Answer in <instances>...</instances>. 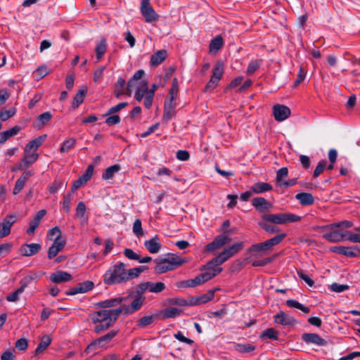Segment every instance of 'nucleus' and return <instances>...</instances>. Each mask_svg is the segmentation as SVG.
Instances as JSON below:
<instances>
[{
    "instance_id": "f257e3e1",
    "label": "nucleus",
    "mask_w": 360,
    "mask_h": 360,
    "mask_svg": "<svg viewBox=\"0 0 360 360\" xmlns=\"http://www.w3.org/2000/svg\"><path fill=\"white\" fill-rule=\"evenodd\" d=\"M147 269L146 266H142L127 269L125 264L118 262L105 271L103 276V281L106 285L123 284L138 278Z\"/></svg>"
},
{
    "instance_id": "f03ea898",
    "label": "nucleus",
    "mask_w": 360,
    "mask_h": 360,
    "mask_svg": "<svg viewBox=\"0 0 360 360\" xmlns=\"http://www.w3.org/2000/svg\"><path fill=\"white\" fill-rule=\"evenodd\" d=\"M120 314L121 311L119 308L102 309L90 313L89 318L92 323H98L95 326L94 331L100 333L108 330L114 325Z\"/></svg>"
},
{
    "instance_id": "7ed1b4c3",
    "label": "nucleus",
    "mask_w": 360,
    "mask_h": 360,
    "mask_svg": "<svg viewBox=\"0 0 360 360\" xmlns=\"http://www.w3.org/2000/svg\"><path fill=\"white\" fill-rule=\"evenodd\" d=\"M301 218L300 216L292 213L265 214L262 217L264 221L274 224L298 222Z\"/></svg>"
},
{
    "instance_id": "20e7f679",
    "label": "nucleus",
    "mask_w": 360,
    "mask_h": 360,
    "mask_svg": "<svg viewBox=\"0 0 360 360\" xmlns=\"http://www.w3.org/2000/svg\"><path fill=\"white\" fill-rule=\"evenodd\" d=\"M232 233V231L229 230L217 236L212 242L206 245V251L214 252L230 243L232 240V238L230 236Z\"/></svg>"
},
{
    "instance_id": "39448f33",
    "label": "nucleus",
    "mask_w": 360,
    "mask_h": 360,
    "mask_svg": "<svg viewBox=\"0 0 360 360\" xmlns=\"http://www.w3.org/2000/svg\"><path fill=\"white\" fill-rule=\"evenodd\" d=\"M140 11L146 22H153L159 19V15L153 8L150 0H141Z\"/></svg>"
},
{
    "instance_id": "423d86ee",
    "label": "nucleus",
    "mask_w": 360,
    "mask_h": 360,
    "mask_svg": "<svg viewBox=\"0 0 360 360\" xmlns=\"http://www.w3.org/2000/svg\"><path fill=\"white\" fill-rule=\"evenodd\" d=\"M346 230L341 226H330L328 232L323 234L322 237L330 243H338L345 240Z\"/></svg>"
},
{
    "instance_id": "0eeeda50",
    "label": "nucleus",
    "mask_w": 360,
    "mask_h": 360,
    "mask_svg": "<svg viewBox=\"0 0 360 360\" xmlns=\"http://www.w3.org/2000/svg\"><path fill=\"white\" fill-rule=\"evenodd\" d=\"M145 298L143 296H136L130 305L122 304L118 308L121 314L124 315L131 314L139 310L144 302Z\"/></svg>"
},
{
    "instance_id": "6e6552de",
    "label": "nucleus",
    "mask_w": 360,
    "mask_h": 360,
    "mask_svg": "<svg viewBox=\"0 0 360 360\" xmlns=\"http://www.w3.org/2000/svg\"><path fill=\"white\" fill-rule=\"evenodd\" d=\"M331 250L338 254L342 255L346 257H357L360 255V248L356 246H335Z\"/></svg>"
},
{
    "instance_id": "1a4fd4ad",
    "label": "nucleus",
    "mask_w": 360,
    "mask_h": 360,
    "mask_svg": "<svg viewBox=\"0 0 360 360\" xmlns=\"http://www.w3.org/2000/svg\"><path fill=\"white\" fill-rule=\"evenodd\" d=\"M41 249L39 243H25L20 247L18 252L23 257H31L37 255Z\"/></svg>"
},
{
    "instance_id": "9d476101",
    "label": "nucleus",
    "mask_w": 360,
    "mask_h": 360,
    "mask_svg": "<svg viewBox=\"0 0 360 360\" xmlns=\"http://www.w3.org/2000/svg\"><path fill=\"white\" fill-rule=\"evenodd\" d=\"M302 340L307 345H314L316 346H326L327 341L316 333H303Z\"/></svg>"
},
{
    "instance_id": "9b49d317",
    "label": "nucleus",
    "mask_w": 360,
    "mask_h": 360,
    "mask_svg": "<svg viewBox=\"0 0 360 360\" xmlns=\"http://www.w3.org/2000/svg\"><path fill=\"white\" fill-rule=\"evenodd\" d=\"M273 113L276 121L282 122L290 115V109L286 105L276 104L273 107Z\"/></svg>"
},
{
    "instance_id": "f8f14e48",
    "label": "nucleus",
    "mask_w": 360,
    "mask_h": 360,
    "mask_svg": "<svg viewBox=\"0 0 360 360\" xmlns=\"http://www.w3.org/2000/svg\"><path fill=\"white\" fill-rule=\"evenodd\" d=\"M221 271L222 268H218L217 269H212V271H205L199 274L193 278L195 286L203 284L206 281L211 280L212 278L221 273Z\"/></svg>"
},
{
    "instance_id": "ddd939ff",
    "label": "nucleus",
    "mask_w": 360,
    "mask_h": 360,
    "mask_svg": "<svg viewBox=\"0 0 360 360\" xmlns=\"http://www.w3.org/2000/svg\"><path fill=\"white\" fill-rule=\"evenodd\" d=\"M94 287V284L91 281H86L79 283L76 287L70 289L66 294L68 295H75L79 293H85L91 290Z\"/></svg>"
},
{
    "instance_id": "4468645a",
    "label": "nucleus",
    "mask_w": 360,
    "mask_h": 360,
    "mask_svg": "<svg viewBox=\"0 0 360 360\" xmlns=\"http://www.w3.org/2000/svg\"><path fill=\"white\" fill-rule=\"evenodd\" d=\"M252 205L258 212L262 213L268 212L272 208V204L262 197L254 198L252 200Z\"/></svg>"
},
{
    "instance_id": "2eb2a0df",
    "label": "nucleus",
    "mask_w": 360,
    "mask_h": 360,
    "mask_svg": "<svg viewBox=\"0 0 360 360\" xmlns=\"http://www.w3.org/2000/svg\"><path fill=\"white\" fill-rule=\"evenodd\" d=\"M156 264L154 267V272L156 274H162L169 271L174 270L173 267L168 263L165 257H159L154 260Z\"/></svg>"
},
{
    "instance_id": "dca6fc26",
    "label": "nucleus",
    "mask_w": 360,
    "mask_h": 360,
    "mask_svg": "<svg viewBox=\"0 0 360 360\" xmlns=\"http://www.w3.org/2000/svg\"><path fill=\"white\" fill-rule=\"evenodd\" d=\"M274 318L275 323H279L283 326H292L295 323V320L292 316L285 314L283 311H280L274 315Z\"/></svg>"
},
{
    "instance_id": "f3484780",
    "label": "nucleus",
    "mask_w": 360,
    "mask_h": 360,
    "mask_svg": "<svg viewBox=\"0 0 360 360\" xmlns=\"http://www.w3.org/2000/svg\"><path fill=\"white\" fill-rule=\"evenodd\" d=\"M34 172L32 171L24 172L20 178L15 181V186L13 191L14 195L18 194L24 188L26 181L30 176H32Z\"/></svg>"
},
{
    "instance_id": "a211bd4d",
    "label": "nucleus",
    "mask_w": 360,
    "mask_h": 360,
    "mask_svg": "<svg viewBox=\"0 0 360 360\" xmlns=\"http://www.w3.org/2000/svg\"><path fill=\"white\" fill-rule=\"evenodd\" d=\"M214 290H210L207 293L200 296L192 297L190 300L191 305H199L211 301L214 297Z\"/></svg>"
},
{
    "instance_id": "6ab92c4d",
    "label": "nucleus",
    "mask_w": 360,
    "mask_h": 360,
    "mask_svg": "<svg viewBox=\"0 0 360 360\" xmlns=\"http://www.w3.org/2000/svg\"><path fill=\"white\" fill-rule=\"evenodd\" d=\"M228 259L224 256L222 252H221L217 257H214L212 260L207 263L205 266H204V269H206V271H212V269H217L219 267H215L220 266Z\"/></svg>"
},
{
    "instance_id": "aec40b11",
    "label": "nucleus",
    "mask_w": 360,
    "mask_h": 360,
    "mask_svg": "<svg viewBox=\"0 0 360 360\" xmlns=\"http://www.w3.org/2000/svg\"><path fill=\"white\" fill-rule=\"evenodd\" d=\"M117 330H110L107 334L94 340L88 346L87 349H90L91 347H95L96 346H103V342H109L112 338H114L117 335Z\"/></svg>"
},
{
    "instance_id": "412c9836",
    "label": "nucleus",
    "mask_w": 360,
    "mask_h": 360,
    "mask_svg": "<svg viewBox=\"0 0 360 360\" xmlns=\"http://www.w3.org/2000/svg\"><path fill=\"white\" fill-rule=\"evenodd\" d=\"M72 278V276L70 274L63 271H56L50 276V280L55 283L70 281Z\"/></svg>"
},
{
    "instance_id": "4be33fe9",
    "label": "nucleus",
    "mask_w": 360,
    "mask_h": 360,
    "mask_svg": "<svg viewBox=\"0 0 360 360\" xmlns=\"http://www.w3.org/2000/svg\"><path fill=\"white\" fill-rule=\"evenodd\" d=\"M243 246L244 243L243 241H239L233 243V245H230L226 248H224L221 252L226 257V259H229V258L239 252L240 250H242Z\"/></svg>"
},
{
    "instance_id": "5701e85b",
    "label": "nucleus",
    "mask_w": 360,
    "mask_h": 360,
    "mask_svg": "<svg viewBox=\"0 0 360 360\" xmlns=\"http://www.w3.org/2000/svg\"><path fill=\"white\" fill-rule=\"evenodd\" d=\"M124 300L125 297H123L111 298L96 303V307L97 308H103L104 309H107V308H110L120 304Z\"/></svg>"
},
{
    "instance_id": "b1692460",
    "label": "nucleus",
    "mask_w": 360,
    "mask_h": 360,
    "mask_svg": "<svg viewBox=\"0 0 360 360\" xmlns=\"http://www.w3.org/2000/svg\"><path fill=\"white\" fill-rule=\"evenodd\" d=\"M52 114L50 112H45L39 115L34 122V127L41 129L52 118Z\"/></svg>"
},
{
    "instance_id": "393cba45",
    "label": "nucleus",
    "mask_w": 360,
    "mask_h": 360,
    "mask_svg": "<svg viewBox=\"0 0 360 360\" xmlns=\"http://www.w3.org/2000/svg\"><path fill=\"white\" fill-rule=\"evenodd\" d=\"M165 259L174 269L187 262L186 259L172 253L167 254Z\"/></svg>"
},
{
    "instance_id": "a878e982",
    "label": "nucleus",
    "mask_w": 360,
    "mask_h": 360,
    "mask_svg": "<svg viewBox=\"0 0 360 360\" xmlns=\"http://www.w3.org/2000/svg\"><path fill=\"white\" fill-rule=\"evenodd\" d=\"M175 108L176 103H171V101H165L162 120L165 122L171 120L175 115Z\"/></svg>"
},
{
    "instance_id": "bb28decb",
    "label": "nucleus",
    "mask_w": 360,
    "mask_h": 360,
    "mask_svg": "<svg viewBox=\"0 0 360 360\" xmlns=\"http://www.w3.org/2000/svg\"><path fill=\"white\" fill-rule=\"evenodd\" d=\"M167 57V51L164 49L158 51L153 53L150 60V64L151 66H157L162 63Z\"/></svg>"
},
{
    "instance_id": "cd10ccee",
    "label": "nucleus",
    "mask_w": 360,
    "mask_h": 360,
    "mask_svg": "<svg viewBox=\"0 0 360 360\" xmlns=\"http://www.w3.org/2000/svg\"><path fill=\"white\" fill-rule=\"evenodd\" d=\"M144 245L146 249L152 254L158 252L161 248V244L157 236H155L149 240L145 241Z\"/></svg>"
},
{
    "instance_id": "c85d7f7f",
    "label": "nucleus",
    "mask_w": 360,
    "mask_h": 360,
    "mask_svg": "<svg viewBox=\"0 0 360 360\" xmlns=\"http://www.w3.org/2000/svg\"><path fill=\"white\" fill-rule=\"evenodd\" d=\"M125 79L122 77H119L115 84L114 94L116 98H119L122 95L124 94L125 93L129 94V93L127 90V86H125Z\"/></svg>"
},
{
    "instance_id": "c756f323",
    "label": "nucleus",
    "mask_w": 360,
    "mask_h": 360,
    "mask_svg": "<svg viewBox=\"0 0 360 360\" xmlns=\"http://www.w3.org/2000/svg\"><path fill=\"white\" fill-rule=\"evenodd\" d=\"M20 127L18 125L14 126L8 130L0 133V144H4L11 137L16 135L20 131Z\"/></svg>"
},
{
    "instance_id": "7c9ffc66",
    "label": "nucleus",
    "mask_w": 360,
    "mask_h": 360,
    "mask_svg": "<svg viewBox=\"0 0 360 360\" xmlns=\"http://www.w3.org/2000/svg\"><path fill=\"white\" fill-rule=\"evenodd\" d=\"M273 248L272 246L269 243L268 240L263 243H259L254 244L251 245L249 249L248 252L250 253H252L253 252H268L272 250Z\"/></svg>"
},
{
    "instance_id": "2f4dec72",
    "label": "nucleus",
    "mask_w": 360,
    "mask_h": 360,
    "mask_svg": "<svg viewBox=\"0 0 360 360\" xmlns=\"http://www.w3.org/2000/svg\"><path fill=\"white\" fill-rule=\"evenodd\" d=\"M295 198L299 200L302 205H311L314 202V196L309 193H300L295 195Z\"/></svg>"
},
{
    "instance_id": "473e14b6",
    "label": "nucleus",
    "mask_w": 360,
    "mask_h": 360,
    "mask_svg": "<svg viewBox=\"0 0 360 360\" xmlns=\"http://www.w3.org/2000/svg\"><path fill=\"white\" fill-rule=\"evenodd\" d=\"M46 138V135L44 134L30 141L25 146V151L36 150L44 143Z\"/></svg>"
},
{
    "instance_id": "72a5a7b5",
    "label": "nucleus",
    "mask_w": 360,
    "mask_h": 360,
    "mask_svg": "<svg viewBox=\"0 0 360 360\" xmlns=\"http://www.w3.org/2000/svg\"><path fill=\"white\" fill-rule=\"evenodd\" d=\"M272 189V186L269 183L265 182H257L254 184L251 187V190L255 193H262L264 192L270 191Z\"/></svg>"
},
{
    "instance_id": "f704fd0d",
    "label": "nucleus",
    "mask_w": 360,
    "mask_h": 360,
    "mask_svg": "<svg viewBox=\"0 0 360 360\" xmlns=\"http://www.w3.org/2000/svg\"><path fill=\"white\" fill-rule=\"evenodd\" d=\"M65 241H53V245L49 248L48 257L53 259L65 246Z\"/></svg>"
},
{
    "instance_id": "c9c22d12",
    "label": "nucleus",
    "mask_w": 360,
    "mask_h": 360,
    "mask_svg": "<svg viewBox=\"0 0 360 360\" xmlns=\"http://www.w3.org/2000/svg\"><path fill=\"white\" fill-rule=\"evenodd\" d=\"M144 74V70H139L136 72H135L132 77L129 80L127 85V90L129 93V95H131V94L132 87L136 85V82L138 80H140L143 77Z\"/></svg>"
},
{
    "instance_id": "e433bc0d",
    "label": "nucleus",
    "mask_w": 360,
    "mask_h": 360,
    "mask_svg": "<svg viewBox=\"0 0 360 360\" xmlns=\"http://www.w3.org/2000/svg\"><path fill=\"white\" fill-rule=\"evenodd\" d=\"M121 166L118 164L113 165L105 169V172L102 174V179L103 180L112 179L115 173L120 172Z\"/></svg>"
},
{
    "instance_id": "4c0bfd02",
    "label": "nucleus",
    "mask_w": 360,
    "mask_h": 360,
    "mask_svg": "<svg viewBox=\"0 0 360 360\" xmlns=\"http://www.w3.org/2000/svg\"><path fill=\"white\" fill-rule=\"evenodd\" d=\"M51 343V338L49 335H44L37 347L35 349V355H39L42 353Z\"/></svg>"
},
{
    "instance_id": "58836bf2",
    "label": "nucleus",
    "mask_w": 360,
    "mask_h": 360,
    "mask_svg": "<svg viewBox=\"0 0 360 360\" xmlns=\"http://www.w3.org/2000/svg\"><path fill=\"white\" fill-rule=\"evenodd\" d=\"M47 238L49 240L52 241H65L61 237V231L59 229L58 226H53L51 229L49 230Z\"/></svg>"
},
{
    "instance_id": "ea45409f",
    "label": "nucleus",
    "mask_w": 360,
    "mask_h": 360,
    "mask_svg": "<svg viewBox=\"0 0 360 360\" xmlns=\"http://www.w3.org/2000/svg\"><path fill=\"white\" fill-rule=\"evenodd\" d=\"M107 50V44L105 38H103L97 44L95 51L97 60L99 61L104 56Z\"/></svg>"
},
{
    "instance_id": "a19ab883",
    "label": "nucleus",
    "mask_w": 360,
    "mask_h": 360,
    "mask_svg": "<svg viewBox=\"0 0 360 360\" xmlns=\"http://www.w3.org/2000/svg\"><path fill=\"white\" fill-rule=\"evenodd\" d=\"M223 44H224L223 38L220 35L215 37L210 41V47H209L210 51V52L218 51L222 47Z\"/></svg>"
},
{
    "instance_id": "79ce46f5",
    "label": "nucleus",
    "mask_w": 360,
    "mask_h": 360,
    "mask_svg": "<svg viewBox=\"0 0 360 360\" xmlns=\"http://www.w3.org/2000/svg\"><path fill=\"white\" fill-rule=\"evenodd\" d=\"M148 282V291L153 293H160L165 290L166 285L163 282L159 281L156 283Z\"/></svg>"
},
{
    "instance_id": "37998d69",
    "label": "nucleus",
    "mask_w": 360,
    "mask_h": 360,
    "mask_svg": "<svg viewBox=\"0 0 360 360\" xmlns=\"http://www.w3.org/2000/svg\"><path fill=\"white\" fill-rule=\"evenodd\" d=\"M86 93V91L84 89H80L77 91L72 103V108H77L83 103Z\"/></svg>"
},
{
    "instance_id": "c03bdc74",
    "label": "nucleus",
    "mask_w": 360,
    "mask_h": 360,
    "mask_svg": "<svg viewBox=\"0 0 360 360\" xmlns=\"http://www.w3.org/2000/svg\"><path fill=\"white\" fill-rule=\"evenodd\" d=\"M224 73V63L222 62L218 61L214 69L212 70V75L211 76L212 78L220 81L222 75Z\"/></svg>"
},
{
    "instance_id": "a18cd8bd",
    "label": "nucleus",
    "mask_w": 360,
    "mask_h": 360,
    "mask_svg": "<svg viewBox=\"0 0 360 360\" xmlns=\"http://www.w3.org/2000/svg\"><path fill=\"white\" fill-rule=\"evenodd\" d=\"M286 304L289 307L298 309L305 314H308L310 311V309L308 307L304 306L295 300H288Z\"/></svg>"
},
{
    "instance_id": "49530a36",
    "label": "nucleus",
    "mask_w": 360,
    "mask_h": 360,
    "mask_svg": "<svg viewBox=\"0 0 360 360\" xmlns=\"http://www.w3.org/2000/svg\"><path fill=\"white\" fill-rule=\"evenodd\" d=\"M77 142L75 138H70L67 140H65L60 148V152L61 153H68L70 149L74 148Z\"/></svg>"
},
{
    "instance_id": "de8ad7c7",
    "label": "nucleus",
    "mask_w": 360,
    "mask_h": 360,
    "mask_svg": "<svg viewBox=\"0 0 360 360\" xmlns=\"http://www.w3.org/2000/svg\"><path fill=\"white\" fill-rule=\"evenodd\" d=\"M356 231V232L354 233L346 230L345 240L360 243V227H358Z\"/></svg>"
},
{
    "instance_id": "09e8293b",
    "label": "nucleus",
    "mask_w": 360,
    "mask_h": 360,
    "mask_svg": "<svg viewBox=\"0 0 360 360\" xmlns=\"http://www.w3.org/2000/svg\"><path fill=\"white\" fill-rule=\"evenodd\" d=\"M181 313V310L175 307H169L162 312L163 319L175 318Z\"/></svg>"
},
{
    "instance_id": "8fccbe9b",
    "label": "nucleus",
    "mask_w": 360,
    "mask_h": 360,
    "mask_svg": "<svg viewBox=\"0 0 360 360\" xmlns=\"http://www.w3.org/2000/svg\"><path fill=\"white\" fill-rule=\"evenodd\" d=\"M67 184H63L61 180H55L51 185L48 186L47 189L49 193L55 194L57 191L63 187L66 188Z\"/></svg>"
},
{
    "instance_id": "3c124183",
    "label": "nucleus",
    "mask_w": 360,
    "mask_h": 360,
    "mask_svg": "<svg viewBox=\"0 0 360 360\" xmlns=\"http://www.w3.org/2000/svg\"><path fill=\"white\" fill-rule=\"evenodd\" d=\"M154 321V316L153 315H148L141 318L136 323V326L139 328H145Z\"/></svg>"
},
{
    "instance_id": "603ef678",
    "label": "nucleus",
    "mask_w": 360,
    "mask_h": 360,
    "mask_svg": "<svg viewBox=\"0 0 360 360\" xmlns=\"http://www.w3.org/2000/svg\"><path fill=\"white\" fill-rule=\"evenodd\" d=\"M262 63V59L253 60H251L248 65L247 73L248 75L253 74L258 68L261 66Z\"/></svg>"
},
{
    "instance_id": "864d4df0",
    "label": "nucleus",
    "mask_w": 360,
    "mask_h": 360,
    "mask_svg": "<svg viewBox=\"0 0 360 360\" xmlns=\"http://www.w3.org/2000/svg\"><path fill=\"white\" fill-rule=\"evenodd\" d=\"M235 349L240 353H248L252 352L255 349V346L251 344H237Z\"/></svg>"
},
{
    "instance_id": "5fc2aeb1",
    "label": "nucleus",
    "mask_w": 360,
    "mask_h": 360,
    "mask_svg": "<svg viewBox=\"0 0 360 360\" xmlns=\"http://www.w3.org/2000/svg\"><path fill=\"white\" fill-rule=\"evenodd\" d=\"M287 234L285 233H279L276 234L274 237L267 240L269 243L274 248V246L280 244L283 239L286 237Z\"/></svg>"
},
{
    "instance_id": "6e6d98bb",
    "label": "nucleus",
    "mask_w": 360,
    "mask_h": 360,
    "mask_svg": "<svg viewBox=\"0 0 360 360\" xmlns=\"http://www.w3.org/2000/svg\"><path fill=\"white\" fill-rule=\"evenodd\" d=\"M327 165L326 160H322L319 162L317 166L316 167L314 173H313V177L317 178L324 170Z\"/></svg>"
},
{
    "instance_id": "4d7b16f0",
    "label": "nucleus",
    "mask_w": 360,
    "mask_h": 360,
    "mask_svg": "<svg viewBox=\"0 0 360 360\" xmlns=\"http://www.w3.org/2000/svg\"><path fill=\"white\" fill-rule=\"evenodd\" d=\"M72 193H68L63 196V209L65 212H69L70 210V205L72 202Z\"/></svg>"
},
{
    "instance_id": "13d9d810",
    "label": "nucleus",
    "mask_w": 360,
    "mask_h": 360,
    "mask_svg": "<svg viewBox=\"0 0 360 360\" xmlns=\"http://www.w3.org/2000/svg\"><path fill=\"white\" fill-rule=\"evenodd\" d=\"M127 105H128V103L127 102L120 103L117 105L110 108L108 110V112L105 113V116H108V115L115 114V112H119L120 110H121L122 109L124 108Z\"/></svg>"
},
{
    "instance_id": "bf43d9fd",
    "label": "nucleus",
    "mask_w": 360,
    "mask_h": 360,
    "mask_svg": "<svg viewBox=\"0 0 360 360\" xmlns=\"http://www.w3.org/2000/svg\"><path fill=\"white\" fill-rule=\"evenodd\" d=\"M49 73L48 69L46 66L39 67L34 72V77L37 80H39L47 75Z\"/></svg>"
},
{
    "instance_id": "052dcab7",
    "label": "nucleus",
    "mask_w": 360,
    "mask_h": 360,
    "mask_svg": "<svg viewBox=\"0 0 360 360\" xmlns=\"http://www.w3.org/2000/svg\"><path fill=\"white\" fill-rule=\"evenodd\" d=\"M288 174V169L287 167H281L276 172V180L277 184L279 185V183H282V179L286 177Z\"/></svg>"
},
{
    "instance_id": "680f3d73",
    "label": "nucleus",
    "mask_w": 360,
    "mask_h": 360,
    "mask_svg": "<svg viewBox=\"0 0 360 360\" xmlns=\"http://www.w3.org/2000/svg\"><path fill=\"white\" fill-rule=\"evenodd\" d=\"M349 288L348 285L333 283L330 285V290L335 292H342Z\"/></svg>"
},
{
    "instance_id": "e2e57ef3",
    "label": "nucleus",
    "mask_w": 360,
    "mask_h": 360,
    "mask_svg": "<svg viewBox=\"0 0 360 360\" xmlns=\"http://www.w3.org/2000/svg\"><path fill=\"white\" fill-rule=\"evenodd\" d=\"M46 211L45 210H40L34 215L33 220L30 222V225H39L41 219L46 215Z\"/></svg>"
},
{
    "instance_id": "0e129e2a",
    "label": "nucleus",
    "mask_w": 360,
    "mask_h": 360,
    "mask_svg": "<svg viewBox=\"0 0 360 360\" xmlns=\"http://www.w3.org/2000/svg\"><path fill=\"white\" fill-rule=\"evenodd\" d=\"M120 117L117 115H108V117L105 119V124H107L109 126H113L119 124L120 122Z\"/></svg>"
},
{
    "instance_id": "69168bd1",
    "label": "nucleus",
    "mask_w": 360,
    "mask_h": 360,
    "mask_svg": "<svg viewBox=\"0 0 360 360\" xmlns=\"http://www.w3.org/2000/svg\"><path fill=\"white\" fill-rule=\"evenodd\" d=\"M39 158V155L37 153L27 155L23 159L22 162L25 166H29L33 164Z\"/></svg>"
},
{
    "instance_id": "338daca9",
    "label": "nucleus",
    "mask_w": 360,
    "mask_h": 360,
    "mask_svg": "<svg viewBox=\"0 0 360 360\" xmlns=\"http://www.w3.org/2000/svg\"><path fill=\"white\" fill-rule=\"evenodd\" d=\"M297 275L300 277V278L303 280L309 287H312L314 285V281L310 278L309 275L305 274L303 271H297Z\"/></svg>"
},
{
    "instance_id": "774afa93",
    "label": "nucleus",
    "mask_w": 360,
    "mask_h": 360,
    "mask_svg": "<svg viewBox=\"0 0 360 360\" xmlns=\"http://www.w3.org/2000/svg\"><path fill=\"white\" fill-rule=\"evenodd\" d=\"M94 166L90 165L87 167L84 174H83L81 176H79L85 183L89 181L93 175L94 172Z\"/></svg>"
}]
</instances>
